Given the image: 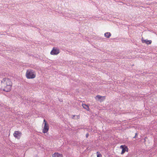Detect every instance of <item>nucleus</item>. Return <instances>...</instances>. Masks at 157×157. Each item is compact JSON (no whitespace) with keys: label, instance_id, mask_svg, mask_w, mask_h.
I'll use <instances>...</instances> for the list:
<instances>
[{"label":"nucleus","instance_id":"nucleus-1","mask_svg":"<svg viewBox=\"0 0 157 157\" xmlns=\"http://www.w3.org/2000/svg\"><path fill=\"white\" fill-rule=\"evenodd\" d=\"M12 86L11 80L8 78H4L2 82L1 88L3 91L7 92L10 91Z\"/></svg>","mask_w":157,"mask_h":157},{"label":"nucleus","instance_id":"nucleus-2","mask_svg":"<svg viewBox=\"0 0 157 157\" xmlns=\"http://www.w3.org/2000/svg\"><path fill=\"white\" fill-rule=\"evenodd\" d=\"M25 75L28 79H33L36 77V73L33 70L28 69L26 71Z\"/></svg>","mask_w":157,"mask_h":157},{"label":"nucleus","instance_id":"nucleus-3","mask_svg":"<svg viewBox=\"0 0 157 157\" xmlns=\"http://www.w3.org/2000/svg\"><path fill=\"white\" fill-rule=\"evenodd\" d=\"M43 124H44V126L42 130V132L43 133H47L49 130V126L47 122L44 119L43 121Z\"/></svg>","mask_w":157,"mask_h":157},{"label":"nucleus","instance_id":"nucleus-4","mask_svg":"<svg viewBox=\"0 0 157 157\" xmlns=\"http://www.w3.org/2000/svg\"><path fill=\"white\" fill-rule=\"evenodd\" d=\"M13 135L16 139H19L22 135V133L19 131H15L13 134Z\"/></svg>","mask_w":157,"mask_h":157},{"label":"nucleus","instance_id":"nucleus-5","mask_svg":"<svg viewBox=\"0 0 157 157\" xmlns=\"http://www.w3.org/2000/svg\"><path fill=\"white\" fill-rule=\"evenodd\" d=\"M59 49L57 48L54 47L50 52V54L52 55H57L59 53Z\"/></svg>","mask_w":157,"mask_h":157},{"label":"nucleus","instance_id":"nucleus-6","mask_svg":"<svg viewBox=\"0 0 157 157\" xmlns=\"http://www.w3.org/2000/svg\"><path fill=\"white\" fill-rule=\"evenodd\" d=\"M120 148L122 149V151L121 152V154H123L125 151L128 152V148L127 146L125 145L121 146Z\"/></svg>","mask_w":157,"mask_h":157},{"label":"nucleus","instance_id":"nucleus-7","mask_svg":"<svg viewBox=\"0 0 157 157\" xmlns=\"http://www.w3.org/2000/svg\"><path fill=\"white\" fill-rule=\"evenodd\" d=\"M52 157H63L62 154L58 153H55L52 155Z\"/></svg>","mask_w":157,"mask_h":157},{"label":"nucleus","instance_id":"nucleus-8","mask_svg":"<svg viewBox=\"0 0 157 157\" xmlns=\"http://www.w3.org/2000/svg\"><path fill=\"white\" fill-rule=\"evenodd\" d=\"M105 96H101L99 95H97L96 96V98H98V99H101V98H102V99L101 101H100L101 102L102 101H103L105 99Z\"/></svg>","mask_w":157,"mask_h":157},{"label":"nucleus","instance_id":"nucleus-9","mask_svg":"<svg viewBox=\"0 0 157 157\" xmlns=\"http://www.w3.org/2000/svg\"><path fill=\"white\" fill-rule=\"evenodd\" d=\"M82 106L84 109H86L87 111H89L90 108L89 106L87 105L86 104H82Z\"/></svg>","mask_w":157,"mask_h":157},{"label":"nucleus","instance_id":"nucleus-10","mask_svg":"<svg viewBox=\"0 0 157 157\" xmlns=\"http://www.w3.org/2000/svg\"><path fill=\"white\" fill-rule=\"evenodd\" d=\"M142 42L143 43H145L147 44H150L151 43V40H142Z\"/></svg>","mask_w":157,"mask_h":157},{"label":"nucleus","instance_id":"nucleus-11","mask_svg":"<svg viewBox=\"0 0 157 157\" xmlns=\"http://www.w3.org/2000/svg\"><path fill=\"white\" fill-rule=\"evenodd\" d=\"M104 35L105 37L109 38L111 36V34L110 33L107 32L105 33Z\"/></svg>","mask_w":157,"mask_h":157},{"label":"nucleus","instance_id":"nucleus-12","mask_svg":"<svg viewBox=\"0 0 157 157\" xmlns=\"http://www.w3.org/2000/svg\"><path fill=\"white\" fill-rule=\"evenodd\" d=\"M97 157H102V155L100 152L97 151L96 152Z\"/></svg>","mask_w":157,"mask_h":157},{"label":"nucleus","instance_id":"nucleus-13","mask_svg":"<svg viewBox=\"0 0 157 157\" xmlns=\"http://www.w3.org/2000/svg\"><path fill=\"white\" fill-rule=\"evenodd\" d=\"M88 135H89V134H87L86 135V137H88Z\"/></svg>","mask_w":157,"mask_h":157}]
</instances>
